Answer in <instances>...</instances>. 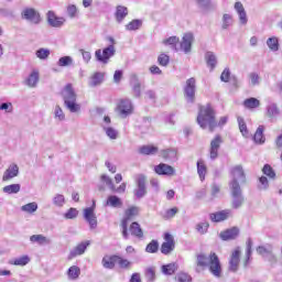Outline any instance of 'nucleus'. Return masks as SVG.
<instances>
[{
  "mask_svg": "<svg viewBox=\"0 0 282 282\" xmlns=\"http://www.w3.org/2000/svg\"><path fill=\"white\" fill-rule=\"evenodd\" d=\"M228 122V117H221L219 122L215 120V110L213 106H202L199 108V112L197 116V123L199 124L200 129H208L210 133L217 129V127H224Z\"/></svg>",
  "mask_w": 282,
  "mask_h": 282,
  "instance_id": "nucleus-1",
  "label": "nucleus"
},
{
  "mask_svg": "<svg viewBox=\"0 0 282 282\" xmlns=\"http://www.w3.org/2000/svg\"><path fill=\"white\" fill-rule=\"evenodd\" d=\"M208 265L209 272L219 279V276H221V262L217 253L212 252L209 258L206 257V253L196 254V272H199V268H208Z\"/></svg>",
  "mask_w": 282,
  "mask_h": 282,
  "instance_id": "nucleus-2",
  "label": "nucleus"
},
{
  "mask_svg": "<svg viewBox=\"0 0 282 282\" xmlns=\"http://www.w3.org/2000/svg\"><path fill=\"white\" fill-rule=\"evenodd\" d=\"M61 96L64 100V106L70 113H78L80 111V105L76 102V91L72 87V84H67L61 91Z\"/></svg>",
  "mask_w": 282,
  "mask_h": 282,
  "instance_id": "nucleus-3",
  "label": "nucleus"
},
{
  "mask_svg": "<svg viewBox=\"0 0 282 282\" xmlns=\"http://www.w3.org/2000/svg\"><path fill=\"white\" fill-rule=\"evenodd\" d=\"M140 215V208L132 206L124 212V217L121 221L122 237L129 239V221H133Z\"/></svg>",
  "mask_w": 282,
  "mask_h": 282,
  "instance_id": "nucleus-4",
  "label": "nucleus"
},
{
  "mask_svg": "<svg viewBox=\"0 0 282 282\" xmlns=\"http://www.w3.org/2000/svg\"><path fill=\"white\" fill-rule=\"evenodd\" d=\"M229 188L232 197L231 206L237 210L238 208H241V206H243V202H246L243 192L241 191V185H239V182L229 183Z\"/></svg>",
  "mask_w": 282,
  "mask_h": 282,
  "instance_id": "nucleus-5",
  "label": "nucleus"
},
{
  "mask_svg": "<svg viewBox=\"0 0 282 282\" xmlns=\"http://www.w3.org/2000/svg\"><path fill=\"white\" fill-rule=\"evenodd\" d=\"M120 118H127L133 113V104L129 99H121L116 108Z\"/></svg>",
  "mask_w": 282,
  "mask_h": 282,
  "instance_id": "nucleus-6",
  "label": "nucleus"
},
{
  "mask_svg": "<svg viewBox=\"0 0 282 282\" xmlns=\"http://www.w3.org/2000/svg\"><path fill=\"white\" fill-rule=\"evenodd\" d=\"M115 54L116 47L113 45H109L108 47L104 48V51L97 50L95 52L97 61H99V63H104L105 65L109 63V59L111 58V56H115Z\"/></svg>",
  "mask_w": 282,
  "mask_h": 282,
  "instance_id": "nucleus-7",
  "label": "nucleus"
},
{
  "mask_svg": "<svg viewBox=\"0 0 282 282\" xmlns=\"http://www.w3.org/2000/svg\"><path fill=\"white\" fill-rule=\"evenodd\" d=\"M197 82L195 77H191L186 80V85L184 87V96L187 102H195V91L197 89Z\"/></svg>",
  "mask_w": 282,
  "mask_h": 282,
  "instance_id": "nucleus-8",
  "label": "nucleus"
},
{
  "mask_svg": "<svg viewBox=\"0 0 282 282\" xmlns=\"http://www.w3.org/2000/svg\"><path fill=\"white\" fill-rule=\"evenodd\" d=\"M133 194L138 199H142V197L147 195V176H144V174L137 176V188Z\"/></svg>",
  "mask_w": 282,
  "mask_h": 282,
  "instance_id": "nucleus-9",
  "label": "nucleus"
},
{
  "mask_svg": "<svg viewBox=\"0 0 282 282\" xmlns=\"http://www.w3.org/2000/svg\"><path fill=\"white\" fill-rule=\"evenodd\" d=\"M221 144H224V139H221V135L217 134L210 142V160H217V158H219V149H221Z\"/></svg>",
  "mask_w": 282,
  "mask_h": 282,
  "instance_id": "nucleus-10",
  "label": "nucleus"
},
{
  "mask_svg": "<svg viewBox=\"0 0 282 282\" xmlns=\"http://www.w3.org/2000/svg\"><path fill=\"white\" fill-rule=\"evenodd\" d=\"M175 250V239L173 235L166 232L164 235V242L161 246L162 254H171Z\"/></svg>",
  "mask_w": 282,
  "mask_h": 282,
  "instance_id": "nucleus-11",
  "label": "nucleus"
},
{
  "mask_svg": "<svg viewBox=\"0 0 282 282\" xmlns=\"http://www.w3.org/2000/svg\"><path fill=\"white\" fill-rule=\"evenodd\" d=\"M241 261V249L237 247L229 259V272H237L239 270V263Z\"/></svg>",
  "mask_w": 282,
  "mask_h": 282,
  "instance_id": "nucleus-12",
  "label": "nucleus"
},
{
  "mask_svg": "<svg viewBox=\"0 0 282 282\" xmlns=\"http://www.w3.org/2000/svg\"><path fill=\"white\" fill-rule=\"evenodd\" d=\"M90 241H83L79 245H77L74 249L70 250L68 254V261H72V259H76V257H80V254H85V251L90 246Z\"/></svg>",
  "mask_w": 282,
  "mask_h": 282,
  "instance_id": "nucleus-13",
  "label": "nucleus"
},
{
  "mask_svg": "<svg viewBox=\"0 0 282 282\" xmlns=\"http://www.w3.org/2000/svg\"><path fill=\"white\" fill-rule=\"evenodd\" d=\"M22 19L35 24L41 23V14L32 8H26L22 11Z\"/></svg>",
  "mask_w": 282,
  "mask_h": 282,
  "instance_id": "nucleus-14",
  "label": "nucleus"
},
{
  "mask_svg": "<svg viewBox=\"0 0 282 282\" xmlns=\"http://www.w3.org/2000/svg\"><path fill=\"white\" fill-rule=\"evenodd\" d=\"M93 206H96V203H94ZM84 219L87 220L91 230L97 228L98 219L96 218V214L94 213V207H87L86 209H84Z\"/></svg>",
  "mask_w": 282,
  "mask_h": 282,
  "instance_id": "nucleus-15",
  "label": "nucleus"
},
{
  "mask_svg": "<svg viewBox=\"0 0 282 282\" xmlns=\"http://www.w3.org/2000/svg\"><path fill=\"white\" fill-rule=\"evenodd\" d=\"M230 173L232 175V181L230 182V184H235V182H239V181L242 184H246V172H243V166L236 165L231 169Z\"/></svg>",
  "mask_w": 282,
  "mask_h": 282,
  "instance_id": "nucleus-16",
  "label": "nucleus"
},
{
  "mask_svg": "<svg viewBox=\"0 0 282 282\" xmlns=\"http://www.w3.org/2000/svg\"><path fill=\"white\" fill-rule=\"evenodd\" d=\"M130 85L132 87V93L134 98H141L142 96V83H140V78L137 74H132L130 76Z\"/></svg>",
  "mask_w": 282,
  "mask_h": 282,
  "instance_id": "nucleus-17",
  "label": "nucleus"
},
{
  "mask_svg": "<svg viewBox=\"0 0 282 282\" xmlns=\"http://www.w3.org/2000/svg\"><path fill=\"white\" fill-rule=\"evenodd\" d=\"M154 172L156 173V175H165L166 177H173V175H175V170L173 169V166L165 163H160L159 165H155Z\"/></svg>",
  "mask_w": 282,
  "mask_h": 282,
  "instance_id": "nucleus-18",
  "label": "nucleus"
},
{
  "mask_svg": "<svg viewBox=\"0 0 282 282\" xmlns=\"http://www.w3.org/2000/svg\"><path fill=\"white\" fill-rule=\"evenodd\" d=\"M19 176V165L12 163L4 171L2 175V182H10V180H14V177Z\"/></svg>",
  "mask_w": 282,
  "mask_h": 282,
  "instance_id": "nucleus-19",
  "label": "nucleus"
},
{
  "mask_svg": "<svg viewBox=\"0 0 282 282\" xmlns=\"http://www.w3.org/2000/svg\"><path fill=\"white\" fill-rule=\"evenodd\" d=\"M193 41H195L193 33L184 34L180 45H181V50L184 51L185 54H189L193 47Z\"/></svg>",
  "mask_w": 282,
  "mask_h": 282,
  "instance_id": "nucleus-20",
  "label": "nucleus"
},
{
  "mask_svg": "<svg viewBox=\"0 0 282 282\" xmlns=\"http://www.w3.org/2000/svg\"><path fill=\"white\" fill-rule=\"evenodd\" d=\"M230 213H231L230 209L212 213L209 215V219L215 223L226 221V219H228V217H230Z\"/></svg>",
  "mask_w": 282,
  "mask_h": 282,
  "instance_id": "nucleus-21",
  "label": "nucleus"
},
{
  "mask_svg": "<svg viewBox=\"0 0 282 282\" xmlns=\"http://www.w3.org/2000/svg\"><path fill=\"white\" fill-rule=\"evenodd\" d=\"M237 237H239V228L237 227H232L220 232V239H223V241H230L232 239H237Z\"/></svg>",
  "mask_w": 282,
  "mask_h": 282,
  "instance_id": "nucleus-22",
  "label": "nucleus"
},
{
  "mask_svg": "<svg viewBox=\"0 0 282 282\" xmlns=\"http://www.w3.org/2000/svg\"><path fill=\"white\" fill-rule=\"evenodd\" d=\"M102 83H105V73L96 72L89 78L88 85L89 87H99V85H102Z\"/></svg>",
  "mask_w": 282,
  "mask_h": 282,
  "instance_id": "nucleus-23",
  "label": "nucleus"
},
{
  "mask_svg": "<svg viewBox=\"0 0 282 282\" xmlns=\"http://www.w3.org/2000/svg\"><path fill=\"white\" fill-rule=\"evenodd\" d=\"M117 263V254L105 256L101 260L102 268L106 270H113Z\"/></svg>",
  "mask_w": 282,
  "mask_h": 282,
  "instance_id": "nucleus-24",
  "label": "nucleus"
},
{
  "mask_svg": "<svg viewBox=\"0 0 282 282\" xmlns=\"http://www.w3.org/2000/svg\"><path fill=\"white\" fill-rule=\"evenodd\" d=\"M32 243H39V246H50L52 240L43 235H33L30 237Z\"/></svg>",
  "mask_w": 282,
  "mask_h": 282,
  "instance_id": "nucleus-25",
  "label": "nucleus"
},
{
  "mask_svg": "<svg viewBox=\"0 0 282 282\" xmlns=\"http://www.w3.org/2000/svg\"><path fill=\"white\" fill-rule=\"evenodd\" d=\"M47 21L52 28H61L63 25V18H57L53 11L47 12Z\"/></svg>",
  "mask_w": 282,
  "mask_h": 282,
  "instance_id": "nucleus-26",
  "label": "nucleus"
},
{
  "mask_svg": "<svg viewBox=\"0 0 282 282\" xmlns=\"http://www.w3.org/2000/svg\"><path fill=\"white\" fill-rule=\"evenodd\" d=\"M130 232L132 237H137V239L144 238V231H142V227H140V224L135 221L130 225Z\"/></svg>",
  "mask_w": 282,
  "mask_h": 282,
  "instance_id": "nucleus-27",
  "label": "nucleus"
},
{
  "mask_svg": "<svg viewBox=\"0 0 282 282\" xmlns=\"http://www.w3.org/2000/svg\"><path fill=\"white\" fill-rule=\"evenodd\" d=\"M106 206H111V208H122V199L116 195H110L107 198Z\"/></svg>",
  "mask_w": 282,
  "mask_h": 282,
  "instance_id": "nucleus-28",
  "label": "nucleus"
},
{
  "mask_svg": "<svg viewBox=\"0 0 282 282\" xmlns=\"http://www.w3.org/2000/svg\"><path fill=\"white\" fill-rule=\"evenodd\" d=\"M129 14V9L127 7L118 6L116 11V21L120 23L121 21H124V18Z\"/></svg>",
  "mask_w": 282,
  "mask_h": 282,
  "instance_id": "nucleus-29",
  "label": "nucleus"
},
{
  "mask_svg": "<svg viewBox=\"0 0 282 282\" xmlns=\"http://www.w3.org/2000/svg\"><path fill=\"white\" fill-rule=\"evenodd\" d=\"M158 147L154 145H143L139 149L141 155H158Z\"/></svg>",
  "mask_w": 282,
  "mask_h": 282,
  "instance_id": "nucleus-30",
  "label": "nucleus"
},
{
  "mask_svg": "<svg viewBox=\"0 0 282 282\" xmlns=\"http://www.w3.org/2000/svg\"><path fill=\"white\" fill-rule=\"evenodd\" d=\"M205 61H206L208 67H210L212 72H213V69H215V67H217V56L215 55V53L207 52L205 54Z\"/></svg>",
  "mask_w": 282,
  "mask_h": 282,
  "instance_id": "nucleus-31",
  "label": "nucleus"
},
{
  "mask_svg": "<svg viewBox=\"0 0 282 282\" xmlns=\"http://www.w3.org/2000/svg\"><path fill=\"white\" fill-rule=\"evenodd\" d=\"M39 83V70H33L25 80L28 87H36Z\"/></svg>",
  "mask_w": 282,
  "mask_h": 282,
  "instance_id": "nucleus-32",
  "label": "nucleus"
},
{
  "mask_svg": "<svg viewBox=\"0 0 282 282\" xmlns=\"http://www.w3.org/2000/svg\"><path fill=\"white\" fill-rule=\"evenodd\" d=\"M263 131H264L263 126H259L253 135V140L257 144H263V142H265V137L263 135Z\"/></svg>",
  "mask_w": 282,
  "mask_h": 282,
  "instance_id": "nucleus-33",
  "label": "nucleus"
},
{
  "mask_svg": "<svg viewBox=\"0 0 282 282\" xmlns=\"http://www.w3.org/2000/svg\"><path fill=\"white\" fill-rule=\"evenodd\" d=\"M10 265H28L30 263V257L29 256H22L20 258H15L13 260L9 261Z\"/></svg>",
  "mask_w": 282,
  "mask_h": 282,
  "instance_id": "nucleus-34",
  "label": "nucleus"
},
{
  "mask_svg": "<svg viewBox=\"0 0 282 282\" xmlns=\"http://www.w3.org/2000/svg\"><path fill=\"white\" fill-rule=\"evenodd\" d=\"M177 268H178L177 263L164 264V265H162V272H163V274L171 276L172 274H175Z\"/></svg>",
  "mask_w": 282,
  "mask_h": 282,
  "instance_id": "nucleus-35",
  "label": "nucleus"
},
{
  "mask_svg": "<svg viewBox=\"0 0 282 282\" xmlns=\"http://www.w3.org/2000/svg\"><path fill=\"white\" fill-rule=\"evenodd\" d=\"M3 193H7V195H14L21 191V184H11L7 185L2 188Z\"/></svg>",
  "mask_w": 282,
  "mask_h": 282,
  "instance_id": "nucleus-36",
  "label": "nucleus"
},
{
  "mask_svg": "<svg viewBox=\"0 0 282 282\" xmlns=\"http://www.w3.org/2000/svg\"><path fill=\"white\" fill-rule=\"evenodd\" d=\"M261 105V102L259 101V99L251 97L248 98L243 101V106L246 107V109H257V107H259Z\"/></svg>",
  "mask_w": 282,
  "mask_h": 282,
  "instance_id": "nucleus-37",
  "label": "nucleus"
},
{
  "mask_svg": "<svg viewBox=\"0 0 282 282\" xmlns=\"http://www.w3.org/2000/svg\"><path fill=\"white\" fill-rule=\"evenodd\" d=\"M67 274L68 279H70L72 281H76V279L80 276V268L77 265H73L68 269Z\"/></svg>",
  "mask_w": 282,
  "mask_h": 282,
  "instance_id": "nucleus-38",
  "label": "nucleus"
},
{
  "mask_svg": "<svg viewBox=\"0 0 282 282\" xmlns=\"http://www.w3.org/2000/svg\"><path fill=\"white\" fill-rule=\"evenodd\" d=\"M197 173L202 182H204L206 180V164L202 160L197 161Z\"/></svg>",
  "mask_w": 282,
  "mask_h": 282,
  "instance_id": "nucleus-39",
  "label": "nucleus"
},
{
  "mask_svg": "<svg viewBox=\"0 0 282 282\" xmlns=\"http://www.w3.org/2000/svg\"><path fill=\"white\" fill-rule=\"evenodd\" d=\"M117 264L119 268H121V270H129V268H131V261L120 256H117Z\"/></svg>",
  "mask_w": 282,
  "mask_h": 282,
  "instance_id": "nucleus-40",
  "label": "nucleus"
},
{
  "mask_svg": "<svg viewBox=\"0 0 282 282\" xmlns=\"http://www.w3.org/2000/svg\"><path fill=\"white\" fill-rule=\"evenodd\" d=\"M267 45L271 50V52H279V39L269 37L267 40Z\"/></svg>",
  "mask_w": 282,
  "mask_h": 282,
  "instance_id": "nucleus-41",
  "label": "nucleus"
},
{
  "mask_svg": "<svg viewBox=\"0 0 282 282\" xmlns=\"http://www.w3.org/2000/svg\"><path fill=\"white\" fill-rule=\"evenodd\" d=\"M268 250L270 252H272L274 250V247L270 243L265 245V246H259L257 248V252L258 254H260L261 257H265L268 254Z\"/></svg>",
  "mask_w": 282,
  "mask_h": 282,
  "instance_id": "nucleus-42",
  "label": "nucleus"
},
{
  "mask_svg": "<svg viewBox=\"0 0 282 282\" xmlns=\"http://www.w3.org/2000/svg\"><path fill=\"white\" fill-rule=\"evenodd\" d=\"M140 28H142V20H132L130 23L126 25V29L130 32L140 30Z\"/></svg>",
  "mask_w": 282,
  "mask_h": 282,
  "instance_id": "nucleus-43",
  "label": "nucleus"
},
{
  "mask_svg": "<svg viewBox=\"0 0 282 282\" xmlns=\"http://www.w3.org/2000/svg\"><path fill=\"white\" fill-rule=\"evenodd\" d=\"M50 50L48 48H40L35 52V56L40 58V61H47L50 58Z\"/></svg>",
  "mask_w": 282,
  "mask_h": 282,
  "instance_id": "nucleus-44",
  "label": "nucleus"
},
{
  "mask_svg": "<svg viewBox=\"0 0 282 282\" xmlns=\"http://www.w3.org/2000/svg\"><path fill=\"white\" fill-rule=\"evenodd\" d=\"M21 210L23 213H29V214L36 213V210H39V205L36 203H29L26 205H23L21 207Z\"/></svg>",
  "mask_w": 282,
  "mask_h": 282,
  "instance_id": "nucleus-45",
  "label": "nucleus"
},
{
  "mask_svg": "<svg viewBox=\"0 0 282 282\" xmlns=\"http://www.w3.org/2000/svg\"><path fill=\"white\" fill-rule=\"evenodd\" d=\"M262 173L267 175V177H270V180H274L276 177V173L274 172V169L270 164H265L262 169Z\"/></svg>",
  "mask_w": 282,
  "mask_h": 282,
  "instance_id": "nucleus-46",
  "label": "nucleus"
},
{
  "mask_svg": "<svg viewBox=\"0 0 282 282\" xmlns=\"http://www.w3.org/2000/svg\"><path fill=\"white\" fill-rule=\"evenodd\" d=\"M160 249V243L158 240H152L145 248V252L154 254Z\"/></svg>",
  "mask_w": 282,
  "mask_h": 282,
  "instance_id": "nucleus-47",
  "label": "nucleus"
},
{
  "mask_svg": "<svg viewBox=\"0 0 282 282\" xmlns=\"http://www.w3.org/2000/svg\"><path fill=\"white\" fill-rule=\"evenodd\" d=\"M208 228H210V224H208V221L198 223L196 225V230L199 235H206L208 232Z\"/></svg>",
  "mask_w": 282,
  "mask_h": 282,
  "instance_id": "nucleus-48",
  "label": "nucleus"
},
{
  "mask_svg": "<svg viewBox=\"0 0 282 282\" xmlns=\"http://www.w3.org/2000/svg\"><path fill=\"white\" fill-rule=\"evenodd\" d=\"M53 204L57 206V208H63V206H65V196L63 194H56L53 197Z\"/></svg>",
  "mask_w": 282,
  "mask_h": 282,
  "instance_id": "nucleus-49",
  "label": "nucleus"
},
{
  "mask_svg": "<svg viewBox=\"0 0 282 282\" xmlns=\"http://www.w3.org/2000/svg\"><path fill=\"white\" fill-rule=\"evenodd\" d=\"M267 116L269 118H275V116H279V107H276L275 104H271L267 107Z\"/></svg>",
  "mask_w": 282,
  "mask_h": 282,
  "instance_id": "nucleus-50",
  "label": "nucleus"
},
{
  "mask_svg": "<svg viewBox=\"0 0 282 282\" xmlns=\"http://www.w3.org/2000/svg\"><path fill=\"white\" fill-rule=\"evenodd\" d=\"M238 124L242 135L245 138H248V126L246 124V121L243 120L242 117H238Z\"/></svg>",
  "mask_w": 282,
  "mask_h": 282,
  "instance_id": "nucleus-51",
  "label": "nucleus"
},
{
  "mask_svg": "<svg viewBox=\"0 0 282 282\" xmlns=\"http://www.w3.org/2000/svg\"><path fill=\"white\" fill-rule=\"evenodd\" d=\"M74 63V59L70 56H63L58 59L57 65L58 67H67Z\"/></svg>",
  "mask_w": 282,
  "mask_h": 282,
  "instance_id": "nucleus-52",
  "label": "nucleus"
},
{
  "mask_svg": "<svg viewBox=\"0 0 282 282\" xmlns=\"http://www.w3.org/2000/svg\"><path fill=\"white\" fill-rule=\"evenodd\" d=\"M177 43H180V37L177 36H171L163 41L164 45H171L176 51H177V47H176Z\"/></svg>",
  "mask_w": 282,
  "mask_h": 282,
  "instance_id": "nucleus-53",
  "label": "nucleus"
},
{
  "mask_svg": "<svg viewBox=\"0 0 282 282\" xmlns=\"http://www.w3.org/2000/svg\"><path fill=\"white\" fill-rule=\"evenodd\" d=\"M176 281L178 282H192L193 278L186 273V272H180L177 273V275L175 276Z\"/></svg>",
  "mask_w": 282,
  "mask_h": 282,
  "instance_id": "nucleus-54",
  "label": "nucleus"
},
{
  "mask_svg": "<svg viewBox=\"0 0 282 282\" xmlns=\"http://www.w3.org/2000/svg\"><path fill=\"white\" fill-rule=\"evenodd\" d=\"M54 116L55 119L59 122H63V120H65V112H63V108H61V106H55Z\"/></svg>",
  "mask_w": 282,
  "mask_h": 282,
  "instance_id": "nucleus-55",
  "label": "nucleus"
},
{
  "mask_svg": "<svg viewBox=\"0 0 282 282\" xmlns=\"http://www.w3.org/2000/svg\"><path fill=\"white\" fill-rule=\"evenodd\" d=\"M260 184L258 185L259 191H268L270 188V183L268 181V177L261 176L259 177Z\"/></svg>",
  "mask_w": 282,
  "mask_h": 282,
  "instance_id": "nucleus-56",
  "label": "nucleus"
},
{
  "mask_svg": "<svg viewBox=\"0 0 282 282\" xmlns=\"http://www.w3.org/2000/svg\"><path fill=\"white\" fill-rule=\"evenodd\" d=\"M232 25V17L228 13L223 15V30H228Z\"/></svg>",
  "mask_w": 282,
  "mask_h": 282,
  "instance_id": "nucleus-57",
  "label": "nucleus"
},
{
  "mask_svg": "<svg viewBox=\"0 0 282 282\" xmlns=\"http://www.w3.org/2000/svg\"><path fill=\"white\" fill-rule=\"evenodd\" d=\"M101 182H105L106 186H108L110 191H116V185H113V181L107 174L101 175Z\"/></svg>",
  "mask_w": 282,
  "mask_h": 282,
  "instance_id": "nucleus-58",
  "label": "nucleus"
},
{
  "mask_svg": "<svg viewBox=\"0 0 282 282\" xmlns=\"http://www.w3.org/2000/svg\"><path fill=\"white\" fill-rule=\"evenodd\" d=\"M144 98L145 100H152L153 102H155V100L158 99V94L153 89H148L144 91Z\"/></svg>",
  "mask_w": 282,
  "mask_h": 282,
  "instance_id": "nucleus-59",
  "label": "nucleus"
},
{
  "mask_svg": "<svg viewBox=\"0 0 282 282\" xmlns=\"http://www.w3.org/2000/svg\"><path fill=\"white\" fill-rule=\"evenodd\" d=\"M64 217L65 219H76V217H78V209L74 207L69 208Z\"/></svg>",
  "mask_w": 282,
  "mask_h": 282,
  "instance_id": "nucleus-60",
  "label": "nucleus"
},
{
  "mask_svg": "<svg viewBox=\"0 0 282 282\" xmlns=\"http://www.w3.org/2000/svg\"><path fill=\"white\" fill-rule=\"evenodd\" d=\"M145 279H147L148 282L155 281V269L154 268L147 269Z\"/></svg>",
  "mask_w": 282,
  "mask_h": 282,
  "instance_id": "nucleus-61",
  "label": "nucleus"
},
{
  "mask_svg": "<svg viewBox=\"0 0 282 282\" xmlns=\"http://www.w3.org/2000/svg\"><path fill=\"white\" fill-rule=\"evenodd\" d=\"M67 14L70 19H76V15L78 14V8H76L75 4H70L67 7Z\"/></svg>",
  "mask_w": 282,
  "mask_h": 282,
  "instance_id": "nucleus-62",
  "label": "nucleus"
},
{
  "mask_svg": "<svg viewBox=\"0 0 282 282\" xmlns=\"http://www.w3.org/2000/svg\"><path fill=\"white\" fill-rule=\"evenodd\" d=\"M169 61L170 57L169 55L162 53L159 57H158V63L159 65H162V67H166V65H169Z\"/></svg>",
  "mask_w": 282,
  "mask_h": 282,
  "instance_id": "nucleus-63",
  "label": "nucleus"
},
{
  "mask_svg": "<svg viewBox=\"0 0 282 282\" xmlns=\"http://www.w3.org/2000/svg\"><path fill=\"white\" fill-rule=\"evenodd\" d=\"M196 3L202 10L210 9V0H196Z\"/></svg>",
  "mask_w": 282,
  "mask_h": 282,
  "instance_id": "nucleus-64",
  "label": "nucleus"
}]
</instances>
